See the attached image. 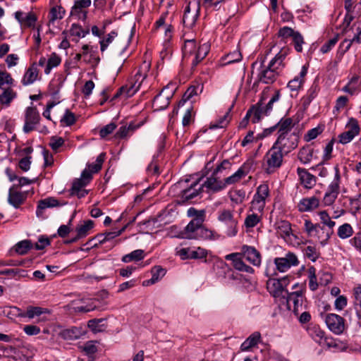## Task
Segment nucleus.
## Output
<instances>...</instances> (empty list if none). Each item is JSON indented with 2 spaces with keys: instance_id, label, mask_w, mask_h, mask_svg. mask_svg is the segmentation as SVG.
I'll return each instance as SVG.
<instances>
[{
  "instance_id": "obj_1",
  "label": "nucleus",
  "mask_w": 361,
  "mask_h": 361,
  "mask_svg": "<svg viewBox=\"0 0 361 361\" xmlns=\"http://www.w3.org/2000/svg\"><path fill=\"white\" fill-rule=\"evenodd\" d=\"M284 154L274 144L268 150L264 157V165L268 173H273L281 166Z\"/></svg>"
},
{
  "instance_id": "obj_2",
  "label": "nucleus",
  "mask_w": 361,
  "mask_h": 361,
  "mask_svg": "<svg viewBox=\"0 0 361 361\" xmlns=\"http://www.w3.org/2000/svg\"><path fill=\"white\" fill-rule=\"evenodd\" d=\"M298 135L293 133L284 135H279L274 144L285 154H287L298 147Z\"/></svg>"
},
{
  "instance_id": "obj_3",
  "label": "nucleus",
  "mask_w": 361,
  "mask_h": 361,
  "mask_svg": "<svg viewBox=\"0 0 361 361\" xmlns=\"http://www.w3.org/2000/svg\"><path fill=\"white\" fill-rule=\"evenodd\" d=\"M325 322L329 330L337 335L341 334L345 329L344 319L336 314H327L325 317Z\"/></svg>"
},
{
  "instance_id": "obj_4",
  "label": "nucleus",
  "mask_w": 361,
  "mask_h": 361,
  "mask_svg": "<svg viewBox=\"0 0 361 361\" xmlns=\"http://www.w3.org/2000/svg\"><path fill=\"white\" fill-rule=\"evenodd\" d=\"M203 219L202 217L194 218L182 231L178 237L186 239H195L198 234V231L200 226L203 224Z\"/></svg>"
},
{
  "instance_id": "obj_5",
  "label": "nucleus",
  "mask_w": 361,
  "mask_h": 361,
  "mask_svg": "<svg viewBox=\"0 0 361 361\" xmlns=\"http://www.w3.org/2000/svg\"><path fill=\"white\" fill-rule=\"evenodd\" d=\"M348 130L341 133L338 135L339 142L341 144H347L359 134L360 127L356 119L351 118L346 126Z\"/></svg>"
},
{
  "instance_id": "obj_6",
  "label": "nucleus",
  "mask_w": 361,
  "mask_h": 361,
  "mask_svg": "<svg viewBox=\"0 0 361 361\" xmlns=\"http://www.w3.org/2000/svg\"><path fill=\"white\" fill-rule=\"evenodd\" d=\"M277 270L280 272H285L292 266H297L299 264L297 256L293 252H288L284 257H276L274 259Z\"/></svg>"
},
{
  "instance_id": "obj_7",
  "label": "nucleus",
  "mask_w": 361,
  "mask_h": 361,
  "mask_svg": "<svg viewBox=\"0 0 361 361\" xmlns=\"http://www.w3.org/2000/svg\"><path fill=\"white\" fill-rule=\"evenodd\" d=\"M40 116L35 107H27L25 111V125L23 131L28 133L35 129V126L39 123Z\"/></svg>"
},
{
  "instance_id": "obj_8",
  "label": "nucleus",
  "mask_w": 361,
  "mask_h": 361,
  "mask_svg": "<svg viewBox=\"0 0 361 361\" xmlns=\"http://www.w3.org/2000/svg\"><path fill=\"white\" fill-rule=\"evenodd\" d=\"M220 221L225 222L228 225V228L226 232L227 235L230 237L235 236L238 233L237 221L233 218V214L229 210H223L221 212L218 216Z\"/></svg>"
},
{
  "instance_id": "obj_9",
  "label": "nucleus",
  "mask_w": 361,
  "mask_h": 361,
  "mask_svg": "<svg viewBox=\"0 0 361 361\" xmlns=\"http://www.w3.org/2000/svg\"><path fill=\"white\" fill-rule=\"evenodd\" d=\"M174 94V88L170 90L169 93L158 94L154 98L152 106L155 111H161L166 109L169 104L170 100Z\"/></svg>"
},
{
  "instance_id": "obj_10",
  "label": "nucleus",
  "mask_w": 361,
  "mask_h": 361,
  "mask_svg": "<svg viewBox=\"0 0 361 361\" xmlns=\"http://www.w3.org/2000/svg\"><path fill=\"white\" fill-rule=\"evenodd\" d=\"M322 223L329 227L326 231L324 238L319 235V239L321 240L320 243L322 245H325L327 241L333 233V227L335 226V222L331 220L330 216L326 211H322L319 214Z\"/></svg>"
},
{
  "instance_id": "obj_11",
  "label": "nucleus",
  "mask_w": 361,
  "mask_h": 361,
  "mask_svg": "<svg viewBox=\"0 0 361 361\" xmlns=\"http://www.w3.org/2000/svg\"><path fill=\"white\" fill-rule=\"evenodd\" d=\"M16 185H13L8 191V202L15 208H19L27 198V193L15 190Z\"/></svg>"
},
{
  "instance_id": "obj_12",
  "label": "nucleus",
  "mask_w": 361,
  "mask_h": 361,
  "mask_svg": "<svg viewBox=\"0 0 361 361\" xmlns=\"http://www.w3.org/2000/svg\"><path fill=\"white\" fill-rule=\"evenodd\" d=\"M200 180V179H198L197 180L195 181L190 185V187L181 191V199L183 201L191 200L202 192V185L197 188L199 185Z\"/></svg>"
},
{
  "instance_id": "obj_13",
  "label": "nucleus",
  "mask_w": 361,
  "mask_h": 361,
  "mask_svg": "<svg viewBox=\"0 0 361 361\" xmlns=\"http://www.w3.org/2000/svg\"><path fill=\"white\" fill-rule=\"evenodd\" d=\"M278 71L276 67L270 66L269 64V66L259 74L258 81L265 84L273 83L279 75Z\"/></svg>"
},
{
  "instance_id": "obj_14",
  "label": "nucleus",
  "mask_w": 361,
  "mask_h": 361,
  "mask_svg": "<svg viewBox=\"0 0 361 361\" xmlns=\"http://www.w3.org/2000/svg\"><path fill=\"white\" fill-rule=\"evenodd\" d=\"M262 113V109L260 107H255V106H252L246 113L245 116L243 118V120L239 123L240 128H245L249 118H252V123H255L259 121L261 119V116Z\"/></svg>"
},
{
  "instance_id": "obj_15",
  "label": "nucleus",
  "mask_w": 361,
  "mask_h": 361,
  "mask_svg": "<svg viewBox=\"0 0 361 361\" xmlns=\"http://www.w3.org/2000/svg\"><path fill=\"white\" fill-rule=\"evenodd\" d=\"M242 251L245 259L255 266H259L261 263L260 253L252 246L243 245Z\"/></svg>"
},
{
  "instance_id": "obj_16",
  "label": "nucleus",
  "mask_w": 361,
  "mask_h": 361,
  "mask_svg": "<svg viewBox=\"0 0 361 361\" xmlns=\"http://www.w3.org/2000/svg\"><path fill=\"white\" fill-rule=\"evenodd\" d=\"M319 205V200L314 197L302 198L298 204V210L302 212L312 211Z\"/></svg>"
},
{
  "instance_id": "obj_17",
  "label": "nucleus",
  "mask_w": 361,
  "mask_h": 361,
  "mask_svg": "<svg viewBox=\"0 0 361 361\" xmlns=\"http://www.w3.org/2000/svg\"><path fill=\"white\" fill-rule=\"evenodd\" d=\"M44 314H50V310L40 307L28 306L25 311L19 313V316L33 319L35 317H40Z\"/></svg>"
},
{
  "instance_id": "obj_18",
  "label": "nucleus",
  "mask_w": 361,
  "mask_h": 361,
  "mask_svg": "<svg viewBox=\"0 0 361 361\" xmlns=\"http://www.w3.org/2000/svg\"><path fill=\"white\" fill-rule=\"evenodd\" d=\"M277 233L284 240H287L290 235L295 236L293 233L291 224L287 221H279L276 224Z\"/></svg>"
},
{
  "instance_id": "obj_19",
  "label": "nucleus",
  "mask_w": 361,
  "mask_h": 361,
  "mask_svg": "<svg viewBox=\"0 0 361 361\" xmlns=\"http://www.w3.org/2000/svg\"><path fill=\"white\" fill-rule=\"evenodd\" d=\"M66 203H63L65 204ZM63 205L59 204V201L54 197H48L41 200L38 202V205L36 211V214L38 217L41 216L43 214V210L54 207Z\"/></svg>"
},
{
  "instance_id": "obj_20",
  "label": "nucleus",
  "mask_w": 361,
  "mask_h": 361,
  "mask_svg": "<svg viewBox=\"0 0 361 361\" xmlns=\"http://www.w3.org/2000/svg\"><path fill=\"white\" fill-rule=\"evenodd\" d=\"M297 172L302 183L307 188H312L316 183V178L310 173L305 169L298 168Z\"/></svg>"
},
{
  "instance_id": "obj_21",
  "label": "nucleus",
  "mask_w": 361,
  "mask_h": 361,
  "mask_svg": "<svg viewBox=\"0 0 361 361\" xmlns=\"http://www.w3.org/2000/svg\"><path fill=\"white\" fill-rule=\"evenodd\" d=\"M288 293L287 297V305L290 307L291 303L293 305V312L298 314L299 311V307H302V296L301 291H295L290 293Z\"/></svg>"
},
{
  "instance_id": "obj_22",
  "label": "nucleus",
  "mask_w": 361,
  "mask_h": 361,
  "mask_svg": "<svg viewBox=\"0 0 361 361\" xmlns=\"http://www.w3.org/2000/svg\"><path fill=\"white\" fill-rule=\"evenodd\" d=\"M215 176L212 174L211 177L208 178L202 184L203 188L205 187L213 192H219L224 189L226 187L224 181L217 180Z\"/></svg>"
},
{
  "instance_id": "obj_23",
  "label": "nucleus",
  "mask_w": 361,
  "mask_h": 361,
  "mask_svg": "<svg viewBox=\"0 0 361 361\" xmlns=\"http://www.w3.org/2000/svg\"><path fill=\"white\" fill-rule=\"evenodd\" d=\"M281 284L282 282L279 279H269L267 282V288L271 295L277 298L283 292Z\"/></svg>"
},
{
  "instance_id": "obj_24",
  "label": "nucleus",
  "mask_w": 361,
  "mask_h": 361,
  "mask_svg": "<svg viewBox=\"0 0 361 361\" xmlns=\"http://www.w3.org/2000/svg\"><path fill=\"white\" fill-rule=\"evenodd\" d=\"M261 341V334L259 331L252 333L240 345L241 351H248Z\"/></svg>"
},
{
  "instance_id": "obj_25",
  "label": "nucleus",
  "mask_w": 361,
  "mask_h": 361,
  "mask_svg": "<svg viewBox=\"0 0 361 361\" xmlns=\"http://www.w3.org/2000/svg\"><path fill=\"white\" fill-rule=\"evenodd\" d=\"M38 69L36 63H32L25 72L23 78L22 79V83L23 85H28L33 83L37 78Z\"/></svg>"
},
{
  "instance_id": "obj_26",
  "label": "nucleus",
  "mask_w": 361,
  "mask_h": 361,
  "mask_svg": "<svg viewBox=\"0 0 361 361\" xmlns=\"http://www.w3.org/2000/svg\"><path fill=\"white\" fill-rule=\"evenodd\" d=\"M279 135L290 134V131L294 126L293 121L291 118H281L277 123Z\"/></svg>"
},
{
  "instance_id": "obj_27",
  "label": "nucleus",
  "mask_w": 361,
  "mask_h": 361,
  "mask_svg": "<svg viewBox=\"0 0 361 361\" xmlns=\"http://www.w3.org/2000/svg\"><path fill=\"white\" fill-rule=\"evenodd\" d=\"M199 10L200 8L197 10L195 13L192 14L190 13V5L186 6L183 16V23L185 27L192 28L195 25L199 16Z\"/></svg>"
},
{
  "instance_id": "obj_28",
  "label": "nucleus",
  "mask_w": 361,
  "mask_h": 361,
  "mask_svg": "<svg viewBox=\"0 0 361 361\" xmlns=\"http://www.w3.org/2000/svg\"><path fill=\"white\" fill-rule=\"evenodd\" d=\"M307 73V68L305 66H303L300 73V75L295 77L288 83V87L290 88V90L297 91L300 88L303 82V78L306 75Z\"/></svg>"
},
{
  "instance_id": "obj_29",
  "label": "nucleus",
  "mask_w": 361,
  "mask_h": 361,
  "mask_svg": "<svg viewBox=\"0 0 361 361\" xmlns=\"http://www.w3.org/2000/svg\"><path fill=\"white\" fill-rule=\"evenodd\" d=\"M288 48H282L281 51L275 56V57L270 61V66L276 67L277 70H279L281 66L283 67V61L286 59V56L288 54Z\"/></svg>"
},
{
  "instance_id": "obj_30",
  "label": "nucleus",
  "mask_w": 361,
  "mask_h": 361,
  "mask_svg": "<svg viewBox=\"0 0 361 361\" xmlns=\"http://www.w3.org/2000/svg\"><path fill=\"white\" fill-rule=\"evenodd\" d=\"M313 152L310 145H306L299 150L298 158L303 164H309L313 157Z\"/></svg>"
},
{
  "instance_id": "obj_31",
  "label": "nucleus",
  "mask_w": 361,
  "mask_h": 361,
  "mask_svg": "<svg viewBox=\"0 0 361 361\" xmlns=\"http://www.w3.org/2000/svg\"><path fill=\"white\" fill-rule=\"evenodd\" d=\"M209 51V47L207 44L200 45L195 54V57L192 61V68H194L197 64L203 60L207 55Z\"/></svg>"
},
{
  "instance_id": "obj_32",
  "label": "nucleus",
  "mask_w": 361,
  "mask_h": 361,
  "mask_svg": "<svg viewBox=\"0 0 361 361\" xmlns=\"http://www.w3.org/2000/svg\"><path fill=\"white\" fill-rule=\"evenodd\" d=\"M197 237L195 240H216L219 235L214 231L206 228L202 225Z\"/></svg>"
},
{
  "instance_id": "obj_33",
  "label": "nucleus",
  "mask_w": 361,
  "mask_h": 361,
  "mask_svg": "<svg viewBox=\"0 0 361 361\" xmlns=\"http://www.w3.org/2000/svg\"><path fill=\"white\" fill-rule=\"evenodd\" d=\"M197 51V42L194 39H185L183 47V57L186 58L195 54Z\"/></svg>"
},
{
  "instance_id": "obj_34",
  "label": "nucleus",
  "mask_w": 361,
  "mask_h": 361,
  "mask_svg": "<svg viewBox=\"0 0 361 361\" xmlns=\"http://www.w3.org/2000/svg\"><path fill=\"white\" fill-rule=\"evenodd\" d=\"M2 90L3 92L0 94V103L8 106L16 97V92L11 87L3 88Z\"/></svg>"
},
{
  "instance_id": "obj_35",
  "label": "nucleus",
  "mask_w": 361,
  "mask_h": 361,
  "mask_svg": "<svg viewBox=\"0 0 361 361\" xmlns=\"http://www.w3.org/2000/svg\"><path fill=\"white\" fill-rule=\"evenodd\" d=\"M93 226L94 221L92 220L85 221L83 224L78 225L75 228L78 238H82L87 236Z\"/></svg>"
},
{
  "instance_id": "obj_36",
  "label": "nucleus",
  "mask_w": 361,
  "mask_h": 361,
  "mask_svg": "<svg viewBox=\"0 0 361 361\" xmlns=\"http://www.w3.org/2000/svg\"><path fill=\"white\" fill-rule=\"evenodd\" d=\"M241 255H242V254L239 253V252L231 253V254L227 255L225 257V259L227 260L232 261L233 267L235 269L240 271L243 269L244 264H245V262L242 259Z\"/></svg>"
},
{
  "instance_id": "obj_37",
  "label": "nucleus",
  "mask_w": 361,
  "mask_h": 361,
  "mask_svg": "<svg viewBox=\"0 0 361 361\" xmlns=\"http://www.w3.org/2000/svg\"><path fill=\"white\" fill-rule=\"evenodd\" d=\"M335 170V176L334 180L329 186V190L327 192L334 193L335 195H338L339 193V184L341 180L340 171L338 166L336 165L334 167Z\"/></svg>"
},
{
  "instance_id": "obj_38",
  "label": "nucleus",
  "mask_w": 361,
  "mask_h": 361,
  "mask_svg": "<svg viewBox=\"0 0 361 361\" xmlns=\"http://www.w3.org/2000/svg\"><path fill=\"white\" fill-rule=\"evenodd\" d=\"M106 319H93L88 321V327L94 332L102 331L106 328Z\"/></svg>"
},
{
  "instance_id": "obj_39",
  "label": "nucleus",
  "mask_w": 361,
  "mask_h": 361,
  "mask_svg": "<svg viewBox=\"0 0 361 361\" xmlns=\"http://www.w3.org/2000/svg\"><path fill=\"white\" fill-rule=\"evenodd\" d=\"M234 102L232 104V105L229 107L228 109V111L219 120H218L217 122L214 123H212L210 125L209 128L210 129H216L218 128H223L227 126V124L229 123L230 120V112L233 108Z\"/></svg>"
},
{
  "instance_id": "obj_40",
  "label": "nucleus",
  "mask_w": 361,
  "mask_h": 361,
  "mask_svg": "<svg viewBox=\"0 0 361 361\" xmlns=\"http://www.w3.org/2000/svg\"><path fill=\"white\" fill-rule=\"evenodd\" d=\"M91 5V0H77L72 7L71 15H79L82 13V8H88Z\"/></svg>"
},
{
  "instance_id": "obj_41",
  "label": "nucleus",
  "mask_w": 361,
  "mask_h": 361,
  "mask_svg": "<svg viewBox=\"0 0 361 361\" xmlns=\"http://www.w3.org/2000/svg\"><path fill=\"white\" fill-rule=\"evenodd\" d=\"M355 297L354 306L357 317L361 319V285H358L353 289Z\"/></svg>"
},
{
  "instance_id": "obj_42",
  "label": "nucleus",
  "mask_w": 361,
  "mask_h": 361,
  "mask_svg": "<svg viewBox=\"0 0 361 361\" xmlns=\"http://www.w3.org/2000/svg\"><path fill=\"white\" fill-rule=\"evenodd\" d=\"M33 247V245L30 240H24L18 242L15 245V250L19 255H25L30 249Z\"/></svg>"
},
{
  "instance_id": "obj_43",
  "label": "nucleus",
  "mask_w": 361,
  "mask_h": 361,
  "mask_svg": "<svg viewBox=\"0 0 361 361\" xmlns=\"http://www.w3.org/2000/svg\"><path fill=\"white\" fill-rule=\"evenodd\" d=\"M82 331L80 329L77 327H72L71 329H65L61 332V336L67 340H75L80 337Z\"/></svg>"
},
{
  "instance_id": "obj_44",
  "label": "nucleus",
  "mask_w": 361,
  "mask_h": 361,
  "mask_svg": "<svg viewBox=\"0 0 361 361\" xmlns=\"http://www.w3.org/2000/svg\"><path fill=\"white\" fill-rule=\"evenodd\" d=\"M61 59L59 56H58L56 53H52L47 61V63L46 68L44 69L45 74H49L51 70L58 66L61 63Z\"/></svg>"
},
{
  "instance_id": "obj_45",
  "label": "nucleus",
  "mask_w": 361,
  "mask_h": 361,
  "mask_svg": "<svg viewBox=\"0 0 361 361\" xmlns=\"http://www.w3.org/2000/svg\"><path fill=\"white\" fill-rule=\"evenodd\" d=\"M144 258V251L142 250H136L122 257V261L128 263L131 261H139Z\"/></svg>"
},
{
  "instance_id": "obj_46",
  "label": "nucleus",
  "mask_w": 361,
  "mask_h": 361,
  "mask_svg": "<svg viewBox=\"0 0 361 361\" xmlns=\"http://www.w3.org/2000/svg\"><path fill=\"white\" fill-rule=\"evenodd\" d=\"M242 59V54L239 50H235L234 51L226 55L222 60L224 61L223 65L230 64L240 61Z\"/></svg>"
},
{
  "instance_id": "obj_47",
  "label": "nucleus",
  "mask_w": 361,
  "mask_h": 361,
  "mask_svg": "<svg viewBox=\"0 0 361 361\" xmlns=\"http://www.w3.org/2000/svg\"><path fill=\"white\" fill-rule=\"evenodd\" d=\"M359 86V77L357 75L353 76L348 83L342 89L345 92L350 94H353L357 90Z\"/></svg>"
},
{
  "instance_id": "obj_48",
  "label": "nucleus",
  "mask_w": 361,
  "mask_h": 361,
  "mask_svg": "<svg viewBox=\"0 0 361 361\" xmlns=\"http://www.w3.org/2000/svg\"><path fill=\"white\" fill-rule=\"evenodd\" d=\"M280 97V93L279 91H276L273 95V97L271 98L268 104L266 105L265 107L261 106V102H258L257 104V106L255 107H260L262 109V114L268 115V114L272 110L273 108V104L277 101H279Z\"/></svg>"
},
{
  "instance_id": "obj_49",
  "label": "nucleus",
  "mask_w": 361,
  "mask_h": 361,
  "mask_svg": "<svg viewBox=\"0 0 361 361\" xmlns=\"http://www.w3.org/2000/svg\"><path fill=\"white\" fill-rule=\"evenodd\" d=\"M246 174L245 171L241 167L235 173L224 179L226 185H231L238 182Z\"/></svg>"
},
{
  "instance_id": "obj_50",
  "label": "nucleus",
  "mask_w": 361,
  "mask_h": 361,
  "mask_svg": "<svg viewBox=\"0 0 361 361\" xmlns=\"http://www.w3.org/2000/svg\"><path fill=\"white\" fill-rule=\"evenodd\" d=\"M105 153H101L97 158L94 164H87V169L92 173H97L102 169V166L105 159Z\"/></svg>"
},
{
  "instance_id": "obj_51",
  "label": "nucleus",
  "mask_w": 361,
  "mask_h": 361,
  "mask_svg": "<svg viewBox=\"0 0 361 361\" xmlns=\"http://www.w3.org/2000/svg\"><path fill=\"white\" fill-rule=\"evenodd\" d=\"M353 233V229L349 224H344L339 226L338 229V235L342 239H345L351 236Z\"/></svg>"
},
{
  "instance_id": "obj_52",
  "label": "nucleus",
  "mask_w": 361,
  "mask_h": 361,
  "mask_svg": "<svg viewBox=\"0 0 361 361\" xmlns=\"http://www.w3.org/2000/svg\"><path fill=\"white\" fill-rule=\"evenodd\" d=\"M166 274V271L164 269L161 268L159 266H155L152 269V276L147 283H150L152 284L158 281L160 278L163 277Z\"/></svg>"
},
{
  "instance_id": "obj_53",
  "label": "nucleus",
  "mask_w": 361,
  "mask_h": 361,
  "mask_svg": "<svg viewBox=\"0 0 361 361\" xmlns=\"http://www.w3.org/2000/svg\"><path fill=\"white\" fill-rule=\"evenodd\" d=\"M89 32V29H83L80 25L75 23H73L70 29L71 35L78 37H84Z\"/></svg>"
},
{
  "instance_id": "obj_54",
  "label": "nucleus",
  "mask_w": 361,
  "mask_h": 361,
  "mask_svg": "<svg viewBox=\"0 0 361 361\" xmlns=\"http://www.w3.org/2000/svg\"><path fill=\"white\" fill-rule=\"evenodd\" d=\"M65 13V10L61 6L53 7L49 13L50 22H54L57 19H62Z\"/></svg>"
},
{
  "instance_id": "obj_55",
  "label": "nucleus",
  "mask_w": 361,
  "mask_h": 361,
  "mask_svg": "<svg viewBox=\"0 0 361 361\" xmlns=\"http://www.w3.org/2000/svg\"><path fill=\"white\" fill-rule=\"evenodd\" d=\"M75 117L73 113L69 109H66L64 116L61 119V123L63 125L71 126L75 123Z\"/></svg>"
},
{
  "instance_id": "obj_56",
  "label": "nucleus",
  "mask_w": 361,
  "mask_h": 361,
  "mask_svg": "<svg viewBox=\"0 0 361 361\" xmlns=\"http://www.w3.org/2000/svg\"><path fill=\"white\" fill-rule=\"evenodd\" d=\"M190 259H203L207 257V251L200 247H198L195 250L190 247Z\"/></svg>"
},
{
  "instance_id": "obj_57",
  "label": "nucleus",
  "mask_w": 361,
  "mask_h": 361,
  "mask_svg": "<svg viewBox=\"0 0 361 361\" xmlns=\"http://www.w3.org/2000/svg\"><path fill=\"white\" fill-rule=\"evenodd\" d=\"M297 31H295L291 27L285 26L281 27L278 32L279 37H281L283 40L287 39L289 37H293Z\"/></svg>"
},
{
  "instance_id": "obj_58",
  "label": "nucleus",
  "mask_w": 361,
  "mask_h": 361,
  "mask_svg": "<svg viewBox=\"0 0 361 361\" xmlns=\"http://www.w3.org/2000/svg\"><path fill=\"white\" fill-rule=\"evenodd\" d=\"M305 255L312 262H315L319 256V253L317 251L315 247L307 246L304 250Z\"/></svg>"
},
{
  "instance_id": "obj_59",
  "label": "nucleus",
  "mask_w": 361,
  "mask_h": 361,
  "mask_svg": "<svg viewBox=\"0 0 361 361\" xmlns=\"http://www.w3.org/2000/svg\"><path fill=\"white\" fill-rule=\"evenodd\" d=\"M305 229L309 235H312L313 232L319 233V229L323 230L324 226H321L319 224H313L310 220L306 219L305 221Z\"/></svg>"
},
{
  "instance_id": "obj_60",
  "label": "nucleus",
  "mask_w": 361,
  "mask_h": 361,
  "mask_svg": "<svg viewBox=\"0 0 361 361\" xmlns=\"http://www.w3.org/2000/svg\"><path fill=\"white\" fill-rule=\"evenodd\" d=\"M82 350L89 356L93 355L97 351L95 341H89L86 342L82 347Z\"/></svg>"
},
{
  "instance_id": "obj_61",
  "label": "nucleus",
  "mask_w": 361,
  "mask_h": 361,
  "mask_svg": "<svg viewBox=\"0 0 361 361\" xmlns=\"http://www.w3.org/2000/svg\"><path fill=\"white\" fill-rule=\"evenodd\" d=\"M265 199L256 193L252 202V207L259 211L263 210L265 206Z\"/></svg>"
},
{
  "instance_id": "obj_62",
  "label": "nucleus",
  "mask_w": 361,
  "mask_h": 361,
  "mask_svg": "<svg viewBox=\"0 0 361 361\" xmlns=\"http://www.w3.org/2000/svg\"><path fill=\"white\" fill-rule=\"evenodd\" d=\"M322 133V128L319 126L314 128L307 131L304 136V140L306 142H310L312 140L315 139L319 134Z\"/></svg>"
},
{
  "instance_id": "obj_63",
  "label": "nucleus",
  "mask_w": 361,
  "mask_h": 361,
  "mask_svg": "<svg viewBox=\"0 0 361 361\" xmlns=\"http://www.w3.org/2000/svg\"><path fill=\"white\" fill-rule=\"evenodd\" d=\"M293 43L295 49L298 52H301L302 51V44H304V39L299 32H296V34H295L294 37H293Z\"/></svg>"
},
{
  "instance_id": "obj_64",
  "label": "nucleus",
  "mask_w": 361,
  "mask_h": 361,
  "mask_svg": "<svg viewBox=\"0 0 361 361\" xmlns=\"http://www.w3.org/2000/svg\"><path fill=\"white\" fill-rule=\"evenodd\" d=\"M64 144V140L61 137L52 136L50 137L49 146L56 152Z\"/></svg>"
}]
</instances>
